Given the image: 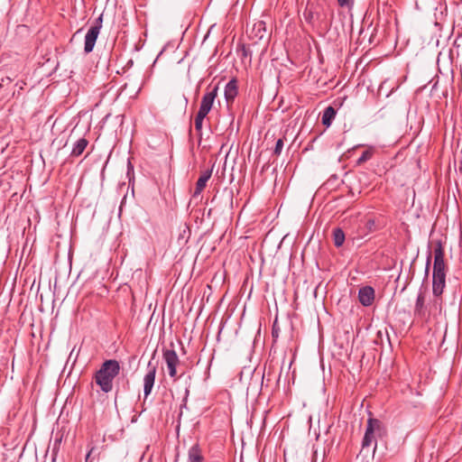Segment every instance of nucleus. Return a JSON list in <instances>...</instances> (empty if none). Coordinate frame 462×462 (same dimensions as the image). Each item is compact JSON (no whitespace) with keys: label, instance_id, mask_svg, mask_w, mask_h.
Listing matches in <instances>:
<instances>
[{"label":"nucleus","instance_id":"1","mask_svg":"<svg viewBox=\"0 0 462 462\" xmlns=\"http://www.w3.org/2000/svg\"><path fill=\"white\" fill-rule=\"evenodd\" d=\"M447 265L444 262V250L440 244L434 248V263L432 273V291L436 299H441L446 285Z\"/></svg>","mask_w":462,"mask_h":462},{"label":"nucleus","instance_id":"2","mask_svg":"<svg viewBox=\"0 0 462 462\" xmlns=\"http://www.w3.org/2000/svg\"><path fill=\"white\" fill-rule=\"evenodd\" d=\"M120 366L116 360H106L95 374V382L105 393L113 388V380L118 374Z\"/></svg>","mask_w":462,"mask_h":462},{"label":"nucleus","instance_id":"3","mask_svg":"<svg viewBox=\"0 0 462 462\" xmlns=\"http://www.w3.org/2000/svg\"><path fill=\"white\" fill-rule=\"evenodd\" d=\"M425 292L420 291L418 295L415 304V314L422 319H429L430 316L436 317L441 312V299H435L429 310L424 306Z\"/></svg>","mask_w":462,"mask_h":462},{"label":"nucleus","instance_id":"4","mask_svg":"<svg viewBox=\"0 0 462 462\" xmlns=\"http://www.w3.org/2000/svg\"><path fill=\"white\" fill-rule=\"evenodd\" d=\"M383 432L382 423L377 419H369L367 428L363 439V448L371 446L374 442L375 436H381Z\"/></svg>","mask_w":462,"mask_h":462},{"label":"nucleus","instance_id":"5","mask_svg":"<svg viewBox=\"0 0 462 462\" xmlns=\"http://www.w3.org/2000/svg\"><path fill=\"white\" fill-rule=\"evenodd\" d=\"M101 23H102V18L99 17L97 20L96 24L91 25L90 28L88 29V31L85 36V46H84L85 52L89 53L90 51H93L96 41L100 32Z\"/></svg>","mask_w":462,"mask_h":462},{"label":"nucleus","instance_id":"6","mask_svg":"<svg viewBox=\"0 0 462 462\" xmlns=\"http://www.w3.org/2000/svg\"><path fill=\"white\" fill-rule=\"evenodd\" d=\"M217 95V87H215L211 91L206 93L202 97L200 107L198 113L207 116L212 107Z\"/></svg>","mask_w":462,"mask_h":462},{"label":"nucleus","instance_id":"7","mask_svg":"<svg viewBox=\"0 0 462 462\" xmlns=\"http://www.w3.org/2000/svg\"><path fill=\"white\" fill-rule=\"evenodd\" d=\"M163 357L167 364L170 376L175 377L177 375V365L180 364L176 352L174 350H166Z\"/></svg>","mask_w":462,"mask_h":462},{"label":"nucleus","instance_id":"8","mask_svg":"<svg viewBox=\"0 0 462 462\" xmlns=\"http://www.w3.org/2000/svg\"><path fill=\"white\" fill-rule=\"evenodd\" d=\"M155 374H156V365H152V362H149L148 364V372L144 375L143 378V390H144V395L147 397L154 384L155 380Z\"/></svg>","mask_w":462,"mask_h":462},{"label":"nucleus","instance_id":"9","mask_svg":"<svg viewBox=\"0 0 462 462\" xmlns=\"http://www.w3.org/2000/svg\"><path fill=\"white\" fill-rule=\"evenodd\" d=\"M358 299L362 305L370 306L374 300V291L370 286L363 287L359 290Z\"/></svg>","mask_w":462,"mask_h":462},{"label":"nucleus","instance_id":"10","mask_svg":"<svg viewBox=\"0 0 462 462\" xmlns=\"http://www.w3.org/2000/svg\"><path fill=\"white\" fill-rule=\"evenodd\" d=\"M237 83L235 79L230 80L225 88V97L227 104H231L237 96Z\"/></svg>","mask_w":462,"mask_h":462},{"label":"nucleus","instance_id":"11","mask_svg":"<svg viewBox=\"0 0 462 462\" xmlns=\"http://www.w3.org/2000/svg\"><path fill=\"white\" fill-rule=\"evenodd\" d=\"M210 177H211V171H206L200 175V177L199 178V180L196 183V188H195L194 194H193L194 197L199 196L202 192V190L205 189L206 184H207L208 180L210 179Z\"/></svg>","mask_w":462,"mask_h":462},{"label":"nucleus","instance_id":"12","mask_svg":"<svg viewBox=\"0 0 462 462\" xmlns=\"http://www.w3.org/2000/svg\"><path fill=\"white\" fill-rule=\"evenodd\" d=\"M203 457L198 446H193L189 450L188 462H202Z\"/></svg>","mask_w":462,"mask_h":462},{"label":"nucleus","instance_id":"13","mask_svg":"<svg viewBox=\"0 0 462 462\" xmlns=\"http://www.w3.org/2000/svg\"><path fill=\"white\" fill-rule=\"evenodd\" d=\"M336 116V110L332 106H328L322 115V124L327 127L331 125Z\"/></svg>","mask_w":462,"mask_h":462},{"label":"nucleus","instance_id":"14","mask_svg":"<svg viewBox=\"0 0 462 462\" xmlns=\"http://www.w3.org/2000/svg\"><path fill=\"white\" fill-rule=\"evenodd\" d=\"M314 5H308L303 12V17L309 23H314V21L318 18L317 12L315 10Z\"/></svg>","mask_w":462,"mask_h":462},{"label":"nucleus","instance_id":"15","mask_svg":"<svg viewBox=\"0 0 462 462\" xmlns=\"http://www.w3.org/2000/svg\"><path fill=\"white\" fill-rule=\"evenodd\" d=\"M88 145V141L84 138L78 140L75 147L73 148L71 154L73 156H79Z\"/></svg>","mask_w":462,"mask_h":462},{"label":"nucleus","instance_id":"16","mask_svg":"<svg viewBox=\"0 0 462 462\" xmlns=\"http://www.w3.org/2000/svg\"><path fill=\"white\" fill-rule=\"evenodd\" d=\"M333 236H334L335 245L337 247L341 246L345 241L344 232L341 229L337 228L333 231Z\"/></svg>","mask_w":462,"mask_h":462},{"label":"nucleus","instance_id":"17","mask_svg":"<svg viewBox=\"0 0 462 462\" xmlns=\"http://www.w3.org/2000/svg\"><path fill=\"white\" fill-rule=\"evenodd\" d=\"M207 116L205 115H201L200 113H198L196 117H195V122H194V125H195V129L197 131H201L202 129V123H203V120L204 118L206 117Z\"/></svg>","mask_w":462,"mask_h":462},{"label":"nucleus","instance_id":"18","mask_svg":"<svg viewBox=\"0 0 462 462\" xmlns=\"http://www.w3.org/2000/svg\"><path fill=\"white\" fill-rule=\"evenodd\" d=\"M372 157V152L365 151L361 157L358 159L357 163L362 164Z\"/></svg>","mask_w":462,"mask_h":462},{"label":"nucleus","instance_id":"19","mask_svg":"<svg viewBox=\"0 0 462 462\" xmlns=\"http://www.w3.org/2000/svg\"><path fill=\"white\" fill-rule=\"evenodd\" d=\"M282 148H283V141H282V139H278V141L276 142V144H275L274 153L280 154Z\"/></svg>","mask_w":462,"mask_h":462},{"label":"nucleus","instance_id":"20","mask_svg":"<svg viewBox=\"0 0 462 462\" xmlns=\"http://www.w3.org/2000/svg\"><path fill=\"white\" fill-rule=\"evenodd\" d=\"M337 3L340 6H351L354 0H337Z\"/></svg>","mask_w":462,"mask_h":462},{"label":"nucleus","instance_id":"21","mask_svg":"<svg viewBox=\"0 0 462 462\" xmlns=\"http://www.w3.org/2000/svg\"><path fill=\"white\" fill-rule=\"evenodd\" d=\"M92 451H93V448H91L90 451L87 454L86 461L85 462H92L90 460V455H91Z\"/></svg>","mask_w":462,"mask_h":462},{"label":"nucleus","instance_id":"22","mask_svg":"<svg viewBox=\"0 0 462 462\" xmlns=\"http://www.w3.org/2000/svg\"><path fill=\"white\" fill-rule=\"evenodd\" d=\"M369 227L371 228L372 226L374 225V222L373 220L368 221Z\"/></svg>","mask_w":462,"mask_h":462}]
</instances>
